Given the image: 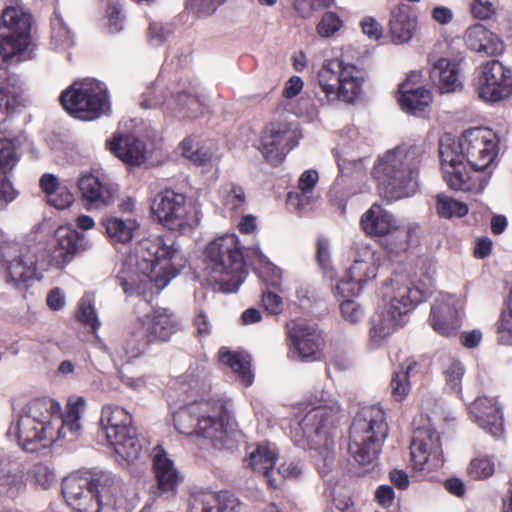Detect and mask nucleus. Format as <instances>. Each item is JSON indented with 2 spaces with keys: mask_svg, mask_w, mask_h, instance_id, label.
Wrapping results in <instances>:
<instances>
[{
  "mask_svg": "<svg viewBox=\"0 0 512 512\" xmlns=\"http://www.w3.org/2000/svg\"><path fill=\"white\" fill-rule=\"evenodd\" d=\"M178 252L176 239L171 235L140 240L136 246V271H121L117 275L124 293L137 294L147 301L158 295L178 273L171 263Z\"/></svg>",
  "mask_w": 512,
  "mask_h": 512,
  "instance_id": "nucleus-1",
  "label": "nucleus"
},
{
  "mask_svg": "<svg viewBox=\"0 0 512 512\" xmlns=\"http://www.w3.org/2000/svg\"><path fill=\"white\" fill-rule=\"evenodd\" d=\"M84 406L83 397L70 399L65 413H62L60 404L51 398L33 399L19 415L14 427L18 443L27 452L36 451L43 440H52L53 421L60 424L57 430L59 439L65 438L67 433L77 436L81 429L80 418Z\"/></svg>",
  "mask_w": 512,
  "mask_h": 512,
  "instance_id": "nucleus-2",
  "label": "nucleus"
},
{
  "mask_svg": "<svg viewBox=\"0 0 512 512\" xmlns=\"http://www.w3.org/2000/svg\"><path fill=\"white\" fill-rule=\"evenodd\" d=\"M423 153L419 145H401L377 158L371 175L379 197L386 204L416 193Z\"/></svg>",
  "mask_w": 512,
  "mask_h": 512,
  "instance_id": "nucleus-3",
  "label": "nucleus"
},
{
  "mask_svg": "<svg viewBox=\"0 0 512 512\" xmlns=\"http://www.w3.org/2000/svg\"><path fill=\"white\" fill-rule=\"evenodd\" d=\"M386 413L380 405L364 406L353 418L348 452L362 467H374L388 437Z\"/></svg>",
  "mask_w": 512,
  "mask_h": 512,
  "instance_id": "nucleus-4",
  "label": "nucleus"
},
{
  "mask_svg": "<svg viewBox=\"0 0 512 512\" xmlns=\"http://www.w3.org/2000/svg\"><path fill=\"white\" fill-rule=\"evenodd\" d=\"M210 281L224 292H236L244 282L246 271L243 249L235 234H225L211 241L204 251Z\"/></svg>",
  "mask_w": 512,
  "mask_h": 512,
  "instance_id": "nucleus-5",
  "label": "nucleus"
},
{
  "mask_svg": "<svg viewBox=\"0 0 512 512\" xmlns=\"http://www.w3.org/2000/svg\"><path fill=\"white\" fill-rule=\"evenodd\" d=\"M366 236L375 239L383 250L399 255L409 250L418 226H401L397 218L382 204L375 202L360 218Z\"/></svg>",
  "mask_w": 512,
  "mask_h": 512,
  "instance_id": "nucleus-6",
  "label": "nucleus"
},
{
  "mask_svg": "<svg viewBox=\"0 0 512 512\" xmlns=\"http://www.w3.org/2000/svg\"><path fill=\"white\" fill-rule=\"evenodd\" d=\"M365 72L340 58L327 59L318 72V83L328 101L354 103L362 94Z\"/></svg>",
  "mask_w": 512,
  "mask_h": 512,
  "instance_id": "nucleus-7",
  "label": "nucleus"
},
{
  "mask_svg": "<svg viewBox=\"0 0 512 512\" xmlns=\"http://www.w3.org/2000/svg\"><path fill=\"white\" fill-rule=\"evenodd\" d=\"M59 101L64 110L80 120H95L110 110L105 84L96 79L75 81L62 91Z\"/></svg>",
  "mask_w": 512,
  "mask_h": 512,
  "instance_id": "nucleus-8",
  "label": "nucleus"
},
{
  "mask_svg": "<svg viewBox=\"0 0 512 512\" xmlns=\"http://www.w3.org/2000/svg\"><path fill=\"white\" fill-rule=\"evenodd\" d=\"M99 425L115 453L127 463L136 461L142 451L132 415L123 407L106 405L102 408Z\"/></svg>",
  "mask_w": 512,
  "mask_h": 512,
  "instance_id": "nucleus-9",
  "label": "nucleus"
},
{
  "mask_svg": "<svg viewBox=\"0 0 512 512\" xmlns=\"http://www.w3.org/2000/svg\"><path fill=\"white\" fill-rule=\"evenodd\" d=\"M425 297L424 292L406 281L393 288L389 305L374 315L371 321L370 339L378 344L403 325V316L411 312Z\"/></svg>",
  "mask_w": 512,
  "mask_h": 512,
  "instance_id": "nucleus-10",
  "label": "nucleus"
},
{
  "mask_svg": "<svg viewBox=\"0 0 512 512\" xmlns=\"http://www.w3.org/2000/svg\"><path fill=\"white\" fill-rule=\"evenodd\" d=\"M151 212L163 227L182 234L192 231L200 221L196 206L185 194L172 189L156 194Z\"/></svg>",
  "mask_w": 512,
  "mask_h": 512,
  "instance_id": "nucleus-11",
  "label": "nucleus"
},
{
  "mask_svg": "<svg viewBox=\"0 0 512 512\" xmlns=\"http://www.w3.org/2000/svg\"><path fill=\"white\" fill-rule=\"evenodd\" d=\"M439 156L443 179L450 189L472 193L484 190L490 173H483L475 167H470L466 160L458 155L455 145L440 142Z\"/></svg>",
  "mask_w": 512,
  "mask_h": 512,
  "instance_id": "nucleus-12",
  "label": "nucleus"
},
{
  "mask_svg": "<svg viewBox=\"0 0 512 512\" xmlns=\"http://www.w3.org/2000/svg\"><path fill=\"white\" fill-rule=\"evenodd\" d=\"M445 144L455 145L461 159L483 173L493 164L499 152L498 135L487 127L469 128L462 133L458 142Z\"/></svg>",
  "mask_w": 512,
  "mask_h": 512,
  "instance_id": "nucleus-13",
  "label": "nucleus"
},
{
  "mask_svg": "<svg viewBox=\"0 0 512 512\" xmlns=\"http://www.w3.org/2000/svg\"><path fill=\"white\" fill-rule=\"evenodd\" d=\"M201 406L200 429L214 446L223 444L232 418V401L225 394H213L196 401Z\"/></svg>",
  "mask_w": 512,
  "mask_h": 512,
  "instance_id": "nucleus-14",
  "label": "nucleus"
},
{
  "mask_svg": "<svg viewBox=\"0 0 512 512\" xmlns=\"http://www.w3.org/2000/svg\"><path fill=\"white\" fill-rule=\"evenodd\" d=\"M259 142V150L263 157L273 166L280 165L287 154L298 144L291 123L280 119L270 121L264 126Z\"/></svg>",
  "mask_w": 512,
  "mask_h": 512,
  "instance_id": "nucleus-15",
  "label": "nucleus"
},
{
  "mask_svg": "<svg viewBox=\"0 0 512 512\" xmlns=\"http://www.w3.org/2000/svg\"><path fill=\"white\" fill-rule=\"evenodd\" d=\"M334 424L332 410L317 407L308 412L302 420L303 431L308 437L314 436L318 440L315 441L318 447L314 450L315 461L319 465L320 458L324 467H330L334 462V441L331 434V428Z\"/></svg>",
  "mask_w": 512,
  "mask_h": 512,
  "instance_id": "nucleus-16",
  "label": "nucleus"
},
{
  "mask_svg": "<svg viewBox=\"0 0 512 512\" xmlns=\"http://www.w3.org/2000/svg\"><path fill=\"white\" fill-rule=\"evenodd\" d=\"M477 93L485 102L495 103L512 95V70L498 60L487 61L480 67Z\"/></svg>",
  "mask_w": 512,
  "mask_h": 512,
  "instance_id": "nucleus-17",
  "label": "nucleus"
},
{
  "mask_svg": "<svg viewBox=\"0 0 512 512\" xmlns=\"http://www.w3.org/2000/svg\"><path fill=\"white\" fill-rule=\"evenodd\" d=\"M287 336L290 341V351L301 361H319L323 357L325 339L316 326L304 322H293L292 325H287Z\"/></svg>",
  "mask_w": 512,
  "mask_h": 512,
  "instance_id": "nucleus-18",
  "label": "nucleus"
},
{
  "mask_svg": "<svg viewBox=\"0 0 512 512\" xmlns=\"http://www.w3.org/2000/svg\"><path fill=\"white\" fill-rule=\"evenodd\" d=\"M151 345L142 322L135 319L113 344L111 356L115 363L124 365L142 356Z\"/></svg>",
  "mask_w": 512,
  "mask_h": 512,
  "instance_id": "nucleus-19",
  "label": "nucleus"
},
{
  "mask_svg": "<svg viewBox=\"0 0 512 512\" xmlns=\"http://www.w3.org/2000/svg\"><path fill=\"white\" fill-rule=\"evenodd\" d=\"M114 484V477L106 471H77L62 480L61 490L67 505L71 507L89 487L97 489L100 486V491L106 492L107 487Z\"/></svg>",
  "mask_w": 512,
  "mask_h": 512,
  "instance_id": "nucleus-20",
  "label": "nucleus"
},
{
  "mask_svg": "<svg viewBox=\"0 0 512 512\" xmlns=\"http://www.w3.org/2000/svg\"><path fill=\"white\" fill-rule=\"evenodd\" d=\"M151 458L152 472L157 489L161 494L174 496L179 484L182 482V476L176 468L174 461L169 458L166 450L160 445L153 448Z\"/></svg>",
  "mask_w": 512,
  "mask_h": 512,
  "instance_id": "nucleus-21",
  "label": "nucleus"
},
{
  "mask_svg": "<svg viewBox=\"0 0 512 512\" xmlns=\"http://www.w3.org/2000/svg\"><path fill=\"white\" fill-rule=\"evenodd\" d=\"M136 319L142 322L152 345L169 341L180 328L175 314L166 308L153 309L151 313Z\"/></svg>",
  "mask_w": 512,
  "mask_h": 512,
  "instance_id": "nucleus-22",
  "label": "nucleus"
},
{
  "mask_svg": "<svg viewBox=\"0 0 512 512\" xmlns=\"http://www.w3.org/2000/svg\"><path fill=\"white\" fill-rule=\"evenodd\" d=\"M475 422L483 430L499 439L504 435V420L502 408L496 398L478 397L470 410Z\"/></svg>",
  "mask_w": 512,
  "mask_h": 512,
  "instance_id": "nucleus-23",
  "label": "nucleus"
},
{
  "mask_svg": "<svg viewBox=\"0 0 512 512\" xmlns=\"http://www.w3.org/2000/svg\"><path fill=\"white\" fill-rule=\"evenodd\" d=\"M239 501L229 491H199L191 495L188 512H237Z\"/></svg>",
  "mask_w": 512,
  "mask_h": 512,
  "instance_id": "nucleus-24",
  "label": "nucleus"
},
{
  "mask_svg": "<svg viewBox=\"0 0 512 512\" xmlns=\"http://www.w3.org/2000/svg\"><path fill=\"white\" fill-rule=\"evenodd\" d=\"M441 452L439 433L431 428H420L415 431L411 445V463L415 470H424L429 457Z\"/></svg>",
  "mask_w": 512,
  "mask_h": 512,
  "instance_id": "nucleus-25",
  "label": "nucleus"
},
{
  "mask_svg": "<svg viewBox=\"0 0 512 512\" xmlns=\"http://www.w3.org/2000/svg\"><path fill=\"white\" fill-rule=\"evenodd\" d=\"M389 34L394 44L409 42L417 29V17L407 4H398L390 11Z\"/></svg>",
  "mask_w": 512,
  "mask_h": 512,
  "instance_id": "nucleus-26",
  "label": "nucleus"
},
{
  "mask_svg": "<svg viewBox=\"0 0 512 512\" xmlns=\"http://www.w3.org/2000/svg\"><path fill=\"white\" fill-rule=\"evenodd\" d=\"M111 153L129 166H140L146 162L144 141L131 135L114 136L106 141Z\"/></svg>",
  "mask_w": 512,
  "mask_h": 512,
  "instance_id": "nucleus-27",
  "label": "nucleus"
},
{
  "mask_svg": "<svg viewBox=\"0 0 512 512\" xmlns=\"http://www.w3.org/2000/svg\"><path fill=\"white\" fill-rule=\"evenodd\" d=\"M464 41L468 49L486 56H497L504 51L500 37L482 24L470 26L465 32Z\"/></svg>",
  "mask_w": 512,
  "mask_h": 512,
  "instance_id": "nucleus-28",
  "label": "nucleus"
},
{
  "mask_svg": "<svg viewBox=\"0 0 512 512\" xmlns=\"http://www.w3.org/2000/svg\"><path fill=\"white\" fill-rule=\"evenodd\" d=\"M428 321L433 330L444 337L457 335L461 327L457 308L444 301L432 305Z\"/></svg>",
  "mask_w": 512,
  "mask_h": 512,
  "instance_id": "nucleus-29",
  "label": "nucleus"
},
{
  "mask_svg": "<svg viewBox=\"0 0 512 512\" xmlns=\"http://www.w3.org/2000/svg\"><path fill=\"white\" fill-rule=\"evenodd\" d=\"M78 187L89 209H100L113 202V191L110 185L101 182L93 174L82 176L78 181Z\"/></svg>",
  "mask_w": 512,
  "mask_h": 512,
  "instance_id": "nucleus-30",
  "label": "nucleus"
},
{
  "mask_svg": "<svg viewBox=\"0 0 512 512\" xmlns=\"http://www.w3.org/2000/svg\"><path fill=\"white\" fill-rule=\"evenodd\" d=\"M55 251L59 253L61 263L68 264L76 254L86 249L84 235L71 226H60L54 233Z\"/></svg>",
  "mask_w": 512,
  "mask_h": 512,
  "instance_id": "nucleus-31",
  "label": "nucleus"
},
{
  "mask_svg": "<svg viewBox=\"0 0 512 512\" xmlns=\"http://www.w3.org/2000/svg\"><path fill=\"white\" fill-rule=\"evenodd\" d=\"M201 406L196 401L180 407L173 413L175 429L186 436L196 435L209 440V435L200 429Z\"/></svg>",
  "mask_w": 512,
  "mask_h": 512,
  "instance_id": "nucleus-32",
  "label": "nucleus"
},
{
  "mask_svg": "<svg viewBox=\"0 0 512 512\" xmlns=\"http://www.w3.org/2000/svg\"><path fill=\"white\" fill-rule=\"evenodd\" d=\"M430 78L442 94L454 92L461 87L458 65L447 58H440L434 63Z\"/></svg>",
  "mask_w": 512,
  "mask_h": 512,
  "instance_id": "nucleus-33",
  "label": "nucleus"
},
{
  "mask_svg": "<svg viewBox=\"0 0 512 512\" xmlns=\"http://www.w3.org/2000/svg\"><path fill=\"white\" fill-rule=\"evenodd\" d=\"M398 103L401 109L412 115L423 112L432 102V94L430 90L423 86L415 89L408 88V83L399 85Z\"/></svg>",
  "mask_w": 512,
  "mask_h": 512,
  "instance_id": "nucleus-34",
  "label": "nucleus"
},
{
  "mask_svg": "<svg viewBox=\"0 0 512 512\" xmlns=\"http://www.w3.org/2000/svg\"><path fill=\"white\" fill-rule=\"evenodd\" d=\"M7 282L14 286L33 280L37 273V257L30 253L21 254L6 264Z\"/></svg>",
  "mask_w": 512,
  "mask_h": 512,
  "instance_id": "nucleus-35",
  "label": "nucleus"
},
{
  "mask_svg": "<svg viewBox=\"0 0 512 512\" xmlns=\"http://www.w3.org/2000/svg\"><path fill=\"white\" fill-rule=\"evenodd\" d=\"M102 225L109 242L114 246L130 243L134 233L139 229V224L135 219H122L114 216L104 218Z\"/></svg>",
  "mask_w": 512,
  "mask_h": 512,
  "instance_id": "nucleus-36",
  "label": "nucleus"
},
{
  "mask_svg": "<svg viewBox=\"0 0 512 512\" xmlns=\"http://www.w3.org/2000/svg\"><path fill=\"white\" fill-rule=\"evenodd\" d=\"M277 454L268 446L259 445L249 456V466L256 472L262 473L269 488H277L276 480L272 477Z\"/></svg>",
  "mask_w": 512,
  "mask_h": 512,
  "instance_id": "nucleus-37",
  "label": "nucleus"
},
{
  "mask_svg": "<svg viewBox=\"0 0 512 512\" xmlns=\"http://www.w3.org/2000/svg\"><path fill=\"white\" fill-rule=\"evenodd\" d=\"M100 488V486L97 489L89 487L71 508L76 512H102L104 507L113 500L114 486L107 487L106 492L100 491Z\"/></svg>",
  "mask_w": 512,
  "mask_h": 512,
  "instance_id": "nucleus-38",
  "label": "nucleus"
},
{
  "mask_svg": "<svg viewBox=\"0 0 512 512\" xmlns=\"http://www.w3.org/2000/svg\"><path fill=\"white\" fill-rule=\"evenodd\" d=\"M219 360L238 375L241 381L249 386L253 382V374L251 372V362L249 355L233 352L225 347L219 350Z\"/></svg>",
  "mask_w": 512,
  "mask_h": 512,
  "instance_id": "nucleus-39",
  "label": "nucleus"
},
{
  "mask_svg": "<svg viewBox=\"0 0 512 512\" xmlns=\"http://www.w3.org/2000/svg\"><path fill=\"white\" fill-rule=\"evenodd\" d=\"M24 469L17 460L8 456H0V480L12 494L25 488Z\"/></svg>",
  "mask_w": 512,
  "mask_h": 512,
  "instance_id": "nucleus-40",
  "label": "nucleus"
},
{
  "mask_svg": "<svg viewBox=\"0 0 512 512\" xmlns=\"http://www.w3.org/2000/svg\"><path fill=\"white\" fill-rule=\"evenodd\" d=\"M468 206L452 197L438 195L436 198V211L439 217L450 219L452 217H464L468 214Z\"/></svg>",
  "mask_w": 512,
  "mask_h": 512,
  "instance_id": "nucleus-41",
  "label": "nucleus"
},
{
  "mask_svg": "<svg viewBox=\"0 0 512 512\" xmlns=\"http://www.w3.org/2000/svg\"><path fill=\"white\" fill-rule=\"evenodd\" d=\"M495 472V463L491 457L482 456L471 460L467 473L473 480H484Z\"/></svg>",
  "mask_w": 512,
  "mask_h": 512,
  "instance_id": "nucleus-42",
  "label": "nucleus"
},
{
  "mask_svg": "<svg viewBox=\"0 0 512 512\" xmlns=\"http://www.w3.org/2000/svg\"><path fill=\"white\" fill-rule=\"evenodd\" d=\"M497 343L504 346H512V313L507 309L502 310L495 323Z\"/></svg>",
  "mask_w": 512,
  "mask_h": 512,
  "instance_id": "nucleus-43",
  "label": "nucleus"
},
{
  "mask_svg": "<svg viewBox=\"0 0 512 512\" xmlns=\"http://www.w3.org/2000/svg\"><path fill=\"white\" fill-rule=\"evenodd\" d=\"M343 25V20L337 13L328 11L323 14L321 20L316 26V30L321 37L329 38L335 35Z\"/></svg>",
  "mask_w": 512,
  "mask_h": 512,
  "instance_id": "nucleus-44",
  "label": "nucleus"
},
{
  "mask_svg": "<svg viewBox=\"0 0 512 512\" xmlns=\"http://www.w3.org/2000/svg\"><path fill=\"white\" fill-rule=\"evenodd\" d=\"M377 268L371 261L355 260L348 269V275L353 277L361 285L376 277Z\"/></svg>",
  "mask_w": 512,
  "mask_h": 512,
  "instance_id": "nucleus-45",
  "label": "nucleus"
},
{
  "mask_svg": "<svg viewBox=\"0 0 512 512\" xmlns=\"http://www.w3.org/2000/svg\"><path fill=\"white\" fill-rule=\"evenodd\" d=\"M76 318L82 325L90 327L93 333H96L100 327V321L96 315L94 305L90 301L82 300L80 302Z\"/></svg>",
  "mask_w": 512,
  "mask_h": 512,
  "instance_id": "nucleus-46",
  "label": "nucleus"
},
{
  "mask_svg": "<svg viewBox=\"0 0 512 512\" xmlns=\"http://www.w3.org/2000/svg\"><path fill=\"white\" fill-rule=\"evenodd\" d=\"M245 204L246 195L244 189L237 184H231L224 196V205L230 210L239 213L244 210Z\"/></svg>",
  "mask_w": 512,
  "mask_h": 512,
  "instance_id": "nucleus-47",
  "label": "nucleus"
},
{
  "mask_svg": "<svg viewBox=\"0 0 512 512\" xmlns=\"http://www.w3.org/2000/svg\"><path fill=\"white\" fill-rule=\"evenodd\" d=\"M409 379L402 372H394L390 381V390L391 396L395 401L401 402L408 396L411 389Z\"/></svg>",
  "mask_w": 512,
  "mask_h": 512,
  "instance_id": "nucleus-48",
  "label": "nucleus"
},
{
  "mask_svg": "<svg viewBox=\"0 0 512 512\" xmlns=\"http://www.w3.org/2000/svg\"><path fill=\"white\" fill-rule=\"evenodd\" d=\"M18 160L14 143L11 140L0 139V167L3 173L11 170Z\"/></svg>",
  "mask_w": 512,
  "mask_h": 512,
  "instance_id": "nucleus-49",
  "label": "nucleus"
},
{
  "mask_svg": "<svg viewBox=\"0 0 512 512\" xmlns=\"http://www.w3.org/2000/svg\"><path fill=\"white\" fill-rule=\"evenodd\" d=\"M316 259L326 277L333 279L334 269L331 265L329 243L326 239L320 238L316 244Z\"/></svg>",
  "mask_w": 512,
  "mask_h": 512,
  "instance_id": "nucleus-50",
  "label": "nucleus"
},
{
  "mask_svg": "<svg viewBox=\"0 0 512 512\" xmlns=\"http://www.w3.org/2000/svg\"><path fill=\"white\" fill-rule=\"evenodd\" d=\"M445 380L447 385L453 391H459L461 388V381L464 375L463 364L458 360H451L447 368L444 370Z\"/></svg>",
  "mask_w": 512,
  "mask_h": 512,
  "instance_id": "nucleus-51",
  "label": "nucleus"
},
{
  "mask_svg": "<svg viewBox=\"0 0 512 512\" xmlns=\"http://www.w3.org/2000/svg\"><path fill=\"white\" fill-rule=\"evenodd\" d=\"M362 289V285L356 281L353 277L348 275L347 278H342L337 282L333 289V293L336 297L349 298L359 294Z\"/></svg>",
  "mask_w": 512,
  "mask_h": 512,
  "instance_id": "nucleus-52",
  "label": "nucleus"
},
{
  "mask_svg": "<svg viewBox=\"0 0 512 512\" xmlns=\"http://www.w3.org/2000/svg\"><path fill=\"white\" fill-rule=\"evenodd\" d=\"M226 0H187V7L198 17L212 15Z\"/></svg>",
  "mask_w": 512,
  "mask_h": 512,
  "instance_id": "nucleus-53",
  "label": "nucleus"
},
{
  "mask_svg": "<svg viewBox=\"0 0 512 512\" xmlns=\"http://www.w3.org/2000/svg\"><path fill=\"white\" fill-rule=\"evenodd\" d=\"M106 13L108 17V32L110 34L121 32L124 27V16L121 13L120 7L113 3L108 4Z\"/></svg>",
  "mask_w": 512,
  "mask_h": 512,
  "instance_id": "nucleus-54",
  "label": "nucleus"
},
{
  "mask_svg": "<svg viewBox=\"0 0 512 512\" xmlns=\"http://www.w3.org/2000/svg\"><path fill=\"white\" fill-rule=\"evenodd\" d=\"M340 311L345 320L358 323L363 318V309L354 300L346 299L340 304Z\"/></svg>",
  "mask_w": 512,
  "mask_h": 512,
  "instance_id": "nucleus-55",
  "label": "nucleus"
},
{
  "mask_svg": "<svg viewBox=\"0 0 512 512\" xmlns=\"http://www.w3.org/2000/svg\"><path fill=\"white\" fill-rule=\"evenodd\" d=\"M31 473L35 482L42 488L47 489L54 481V472L44 463H37L33 466Z\"/></svg>",
  "mask_w": 512,
  "mask_h": 512,
  "instance_id": "nucleus-56",
  "label": "nucleus"
},
{
  "mask_svg": "<svg viewBox=\"0 0 512 512\" xmlns=\"http://www.w3.org/2000/svg\"><path fill=\"white\" fill-rule=\"evenodd\" d=\"M73 201V194L66 187L62 186L56 190V192L47 196V202L57 209H65L69 207Z\"/></svg>",
  "mask_w": 512,
  "mask_h": 512,
  "instance_id": "nucleus-57",
  "label": "nucleus"
},
{
  "mask_svg": "<svg viewBox=\"0 0 512 512\" xmlns=\"http://www.w3.org/2000/svg\"><path fill=\"white\" fill-rule=\"evenodd\" d=\"M18 196L17 190L6 176L0 177V210L4 209Z\"/></svg>",
  "mask_w": 512,
  "mask_h": 512,
  "instance_id": "nucleus-58",
  "label": "nucleus"
},
{
  "mask_svg": "<svg viewBox=\"0 0 512 512\" xmlns=\"http://www.w3.org/2000/svg\"><path fill=\"white\" fill-rule=\"evenodd\" d=\"M362 32L370 39L379 40L383 34L382 25L373 17H364L360 22Z\"/></svg>",
  "mask_w": 512,
  "mask_h": 512,
  "instance_id": "nucleus-59",
  "label": "nucleus"
},
{
  "mask_svg": "<svg viewBox=\"0 0 512 512\" xmlns=\"http://www.w3.org/2000/svg\"><path fill=\"white\" fill-rule=\"evenodd\" d=\"M262 304L265 310L273 315H278L283 310L282 298L273 292L263 293Z\"/></svg>",
  "mask_w": 512,
  "mask_h": 512,
  "instance_id": "nucleus-60",
  "label": "nucleus"
},
{
  "mask_svg": "<svg viewBox=\"0 0 512 512\" xmlns=\"http://www.w3.org/2000/svg\"><path fill=\"white\" fill-rule=\"evenodd\" d=\"M317 182L318 172L312 169L306 170L301 174L298 180V188L301 191L302 195L305 196L307 193L313 191Z\"/></svg>",
  "mask_w": 512,
  "mask_h": 512,
  "instance_id": "nucleus-61",
  "label": "nucleus"
},
{
  "mask_svg": "<svg viewBox=\"0 0 512 512\" xmlns=\"http://www.w3.org/2000/svg\"><path fill=\"white\" fill-rule=\"evenodd\" d=\"M375 499L382 507L389 508L395 499L394 489L389 485L379 486L375 492Z\"/></svg>",
  "mask_w": 512,
  "mask_h": 512,
  "instance_id": "nucleus-62",
  "label": "nucleus"
},
{
  "mask_svg": "<svg viewBox=\"0 0 512 512\" xmlns=\"http://www.w3.org/2000/svg\"><path fill=\"white\" fill-rule=\"evenodd\" d=\"M493 248V242L489 237L483 236L476 239L473 256L477 259L487 258Z\"/></svg>",
  "mask_w": 512,
  "mask_h": 512,
  "instance_id": "nucleus-63",
  "label": "nucleus"
},
{
  "mask_svg": "<svg viewBox=\"0 0 512 512\" xmlns=\"http://www.w3.org/2000/svg\"><path fill=\"white\" fill-rule=\"evenodd\" d=\"M39 186L42 192L45 193L46 197L53 194V192H56V190L61 187L58 178L49 173H45L41 176Z\"/></svg>",
  "mask_w": 512,
  "mask_h": 512,
  "instance_id": "nucleus-64",
  "label": "nucleus"
}]
</instances>
